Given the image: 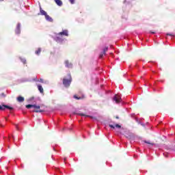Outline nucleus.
<instances>
[{
    "label": "nucleus",
    "instance_id": "nucleus-21",
    "mask_svg": "<svg viewBox=\"0 0 175 175\" xmlns=\"http://www.w3.org/2000/svg\"><path fill=\"white\" fill-rule=\"evenodd\" d=\"M23 64H25V60L23 62Z\"/></svg>",
    "mask_w": 175,
    "mask_h": 175
},
{
    "label": "nucleus",
    "instance_id": "nucleus-17",
    "mask_svg": "<svg viewBox=\"0 0 175 175\" xmlns=\"http://www.w3.org/2000/svg\"><path fill=\"white\" fill-rule=\"evenodd\" d=\"M74 98H75V99H83V98H84V96L78 97L77 96L75 95V96H74Z\"/></svg>",
    "mask_w": 175,
    "mask_h": 175
},
{
    "label": "nucleus",
    "instance_id": "nucleus-20",
    "mask_svg": "<svg viewBox=\"0 0 175 175\" xmlns=\"http://www.w3.org/2000/svg\"><path fill=\"white\" fill-rule=\"evenodd\" d=\"M150 33H155V32L150 31Z\"/></svg>",
    "mask_w": 175,
    "mask_h": 175
},
{
    "label": "nucleus",
    "instance_id": "nucleus-10",
    "mask_svg": "<svg viewBox=\"0 0 175 175\" xmlns=\"http://www.w3.org/2000/svg\"><path fill=\"white\" fill-rule=\"evenodd\" d=\"M65 64H66V66L67 68H72V63H69V61H68V60L65 61Z\"/></svg>",
    "mask_w": 175,
    "mask_h": 175
},
{
    "label": "nucleus",
    "instance_id": "nucleus-5",
    "mask_svg": "<svg viewBox=\"0 0 175 175\" xmlns=\"http://www.w3.org/2000/svg\"><path fill=\"white\" fill-rule=\"evenodd\" d=\"M107 50H109L108 47L104 48L103 53L100 54V58H102L103 55H106V51H107Z\"/></svg>",
    "mask_w": 175,
    "mask_h": 175
},
{
    "label": "nucleus",
    "instance_id": "nucleus-15",
    "mask_svg": "<svg viewBox=\"0 0 175 175\" xmlns=\"http://www.w3.org/2000/svg\"><path fill=\"white\" fill-rule=\"evenodd\" d=\"M42 49L40 48H38V50L36 51V54H37V55H39Z\"/></svg>",
    "mask_w": 175,
    "mask_h": 175
},
{
    "label": "nucleus",
    "instance_id": "nucleus-12",
    "mask_svg": "<svg viewBox=\"0 0 175 175\" xmlns=\"http://www.w3.org/2000/svg\"><path fill=\"white\" fill-rule=\"evenodd\" d=\"M38 90L40 91V92L41 94H43L44 90H43V87H42V85H38Z\"/></svg>",
    "mask_w": 175,
    "mask_h": 175
},
{
    "label": "nucleus",
    "instance_id": "nucleus-11",
    "mask_svg": "<svg viewBox=\"0 0 175 175\" xmlns=\"http://www.w3.org/2000/svg\"><path fill=\"white\" fill-rule=\"evenodd\" d=\"M40 12L42 14V16H46L47 15V12H46V11L42 10V8H40Z\"/></svg>",
    "mask_w": 175,
    "mask_h": 175
},
{
    "label": "nucleus",
    "instance_id": "nucleus-2",
    "mask_svg": "<svg viewBox=\"0 0 175 175\" xmlns=\"http://www.w3.org/2000/svg\"><path fill=\"white\" fill-rule=\"evenodd\" d=\"M70 83H72V77L70 76L69 79H63V84L64 87H69V85H70Z\"/></svg>",
    "mask_w": 175,
    "mask_h": 175
},
{
    "label": "nucleus",
    "instance_id": "nucleus-3",
    "mask_svg": "<svg viewBox=\"0 0 175 175\" xmlns=\"http://www.w3.org/2000/svg\"><path fill=\"white\" fill-rule=\"evenodd\" d=\"M113 100L116 101V103H121L122 99H121V96L116 94L113 97Z\"/></svg>",
    "mask_w": 175,
    "mask_h": 175
},
{
    "label": "nucleus",
    "instance_id": "nucleus-18",
    "mask_svg": "<svg viewBox=\"0 0 175 175\" xmlns=\"http://www.w3.org/2000/svg\"><path fill=\"white\" fill-rule=\"evenodd\" d=\"M70 3H75V0H69Z\"/></svg>",
    "mask_w": 175,
    "mask_h": 175
},
{
    "label": "nucleus",
    "instance_id": "nucleus-1",
    "mask_svg": "<svg viewBox=\"0 0 175 175\" xmlns=\"http://www.w3.org/2000/svg\"><path fill=\"white\" fill-rule=\"evenodd\" d=\"M27 109L33 108L32 111H36V113H39L40 111V106L36 105H26Z\"/></svg>",
    "mask_w": 175,
    "mask_h": 175
},
{
    "label": "nucleus",
    "instance_id": "nucleus-16",
    "mask_svg": "<svg viewBox=\"0 0 175 175\" xmlns=\"http://www.w3.org/2000/svg\"><path fill=\"white\" fill-rule=\"evenodd\" d=\"M79 116H83V117H90L88 115H85L84 113H78Z\"/></svg>",
    "mask_w": 175,
    "mask_h": 175
},
{
    "label": "nucleus",
    "instance_id": "nucleus-4",
    "mask_svg": "<svg viewBox=\"0 0 175 175\" xmlns=\"http://www.w3.org/2000/svg\"><path fill=\"white\" fill-rule=\"evenodd\" d=\"M5 109H9V110H13V107H9L8 105H0V110H5Z\"/></svg>",
    "mask_w": 175,
    "mask_h": 175
},
{
    "label": "nucleus",
    "instance_id": "nucleus-8",
    "mask_svg": "<svg viewBox=\"0 0 175 175\" xmlns=\"http://www.w3.org/2000/svg\"><path fill=\"white\" fill-rule=\"evenodd\" d=\"M45 18L47 21H49V23H53V18H51L48 14L45 15Z\"/></svg>",
    "mask_w": 175,
    "mask_h": 175
},
{
    "label": "nucleus",
    "instance_id": "nucleus-19",
    "mask_svg": "<svg viewBox=\"0 0 175 175\" xmlns=\"http://www.w3.org/2000/svg\"><path fill=\"white\" fill-rule=\"evenodd\" d=\"M40 83H44L43 79H40Z\"/></svg>",
    "mask_w": 175,
    "mask_h": 175
},
{
    "label": "nucleus",
    "instance_id": "nucleus-13",
    "mask_svg": "<svg viewBox=\"0 0 175 175\" xmlns=\"http://www.w3.org/2000/svg\"><path fill=\"white\" fill-rule=\"evenodd\" d=\"M55 2L58 6L62 5V1L61 0H55Z\"/></svg>",
    "mask_w": 175,
    "mask_h": 175
},
{
    "label": "nucleus",
    "instance_id": "nucleus-9",
    "mask_svg": "<svg viewBox=\"0 0 175 175\" xmlns=\"http://www.w3.org/2000/svg\"><path fill=\"white\" fill-rule=\"evenodd\" d=\"M57 35H64V36H68V30H64L62 32L59 33Z\"/></svg>",
    "mask_w": 175,
    "mask_h": 175
},
{
    "label": "nucleus",
    "instance_id": "nucleus-7",
    "mask_svg": "<svg viewBox=\"0 0 175 175\" xmlns=\"http://www.w3.org/2000/svg\"><path fill=\"white\" fill-rule=\"evenodd\" d=\"M109 127L112 128L113 129H114L115 128H118V129H120L121 128V126H120V124H109Z\"/></svg>",
    "mask_w": 175,
    "mask_h": 175
},
{
    "label": "nucleus",
    "instance_id": "nucleus-6",
    "mask_svg": "<svg viewBox=\"0 0 175 175\" xmlns=\"http://www.w3.org/2000/svg\"><path fill=\"white\" fill-rule=\"evenodd\" d=\"M21 27V25L20 23L17 24L16 29L15 30L16 33L18 34L21 32L20 28Z\"/></svg>",
    "mask_w": 175,
    "mask_h": 175
},
{
    "label": "nucleus",
    "instance_id": "nucleus-14",
    "mask_svg": "<svg viewBox=\"0 0 175 175\" xmlns=\"http://www.w3.org/2000/svg\"><path fill=\"white\" fill-rule=\"evenodd\" d=\"M17 100L19 103L23 102L24 101V97H23L21 96H19L17 97Z\"/></svg>",
    "mask_w": 175,
    "mask_h": 175
}]
</instances>
